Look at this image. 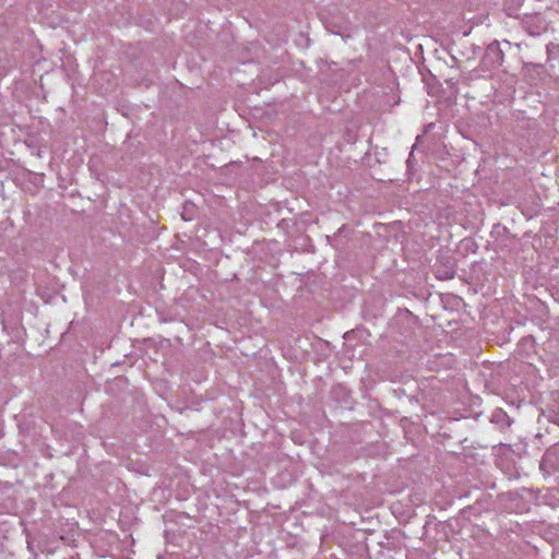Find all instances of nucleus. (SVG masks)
<instances>
[{"label":"nucleus","instance_id":"obj_1","mask_svg":"<svg viewBox=\"0 0 559 559\" xmlns=\"http://www.w3.org/2000/svg\"><path fill=\"white\" fill-rule=\"evenodd\" d=\"M503 51L500 49V45L497 40L488 45L484 55L483 61L489 67H499L503 61Z\"/></svg>","mask_w":559,"mask_h":559},{"label":"nucleus","instance_id":"obj_2","mask_svg":"<svg viewBox=\"0 0 559 559\" xmlns=\"http://www.w3.org/2000/svg\"><path fill=\"white\" fill-rule=\"evenodd\" d=\"M453 275H454V272H453V271H452V272H450V273H448V272H447V273H445V275H444L443 277H444V278H452V277H453Z\"/></svg>","mask_w":559,"mask_h":559}]
</instances>
